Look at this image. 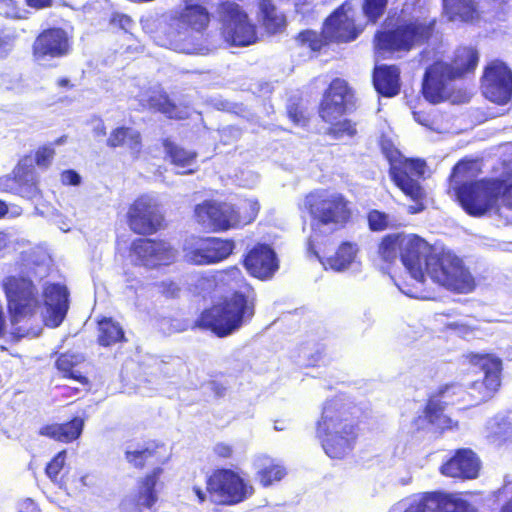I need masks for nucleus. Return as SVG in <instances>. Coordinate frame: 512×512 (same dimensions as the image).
Instances as JSON below:
<instances>
[{"mask_svg": "<svg viewBox=\"0 0 512 512\" xmlns=\"http://www.w3.org/2000/svg\"><path fill=\"white\" fill-rule=\"evenodd\" d=\"M48 270V256L34 251L23 256L20 275L6 277L2 282L11 318V334L17 339L37 337L42 322L49 327H58L67 314L68 291L57 283L44 287L45 312L39 313L41 302L34 281L45 277Z\"/></svg>", "mask_w": 512, "mask_h": 512, "instance_id": "nucleus-1", "label": "nucleus"}, {"mask_svg": "<svg viewBox=\"0 0 512 512\" xmlns=\"http://www.w3.org/2000/svg\"><path fill=\"white\" fill-rule=\"evenodd\" d=\"M428 0H405L397 27L376 35V48L380 51H408L426 41L435 21L427 18Z\"/></svg>", "mask_w": 512, "mask_h": 512, "instance_id": "nucleus-2", "label": "nucleus"}, {"mask_svg": "<svg viewBox=\"0 0 512 512\" xmlns=\"http://www.w3.org/2000/svg\"><path fill=\"white\" fill-rule=\"evenodd\" d=\"M304 207L312 218L309 249H313L318 236L329 235L344 228L351 218L348 201L336 192L313 191L305 197Z\"/></svg>", "mask_w": 512, "mask_h": 512, "instance_id": "nucleus-3", "label": "nucleus"}, {"mask_svg": "<svg viewBox=\"0 0 512 512\" xmlns=\"http://www.w3.org/2000/svg\"><path fill=\"white\" fill-rule=\"evenodd\" d=\"M457 197L470 215L481 216L497 206L499 200L512 208V164L505 168L498 179H483L462 184Z\"/></svg>", "mask_w": 512, "mask_h": 512, "instance_id": "nucleus-4", "label": "nucleus"}, {"mask_svg": "<svg viewBox=\"0 0 512 512\" xmlns=\"http://www.w3.org/2000/svg\"><path fill=\"white\" fill-rule=\"evenodd\" d=\"M337 400L327 401L317 422V437L325 453L332 459H342L353 449L357 429L352 420L344 416Z\"/></svg>", "mask_w": 512, "mask_h": 512, "instance_id": "nucleus-5", "label": "nucleus"}, {"mask_svg": "<svg viewBox=\"0 0 512 512\" xmlns=\"http://www.w3.org/2000/svg\"><path fill=\"white\" fill-rule=\"evenodd\" d=\"M205 3L206 0H185L179 18L174 21L166 40L160 45L180 53H200L203 49L201 31L210 21Z\"/></svg>", "mask_w": 512, "mask_h": 512, "instance_id": "nucleus-6", "label": "nucleus"}, {"mask_svg": "<svg viewBox=\"0 0 512 512\" xmlns=\"http://www.w3.org/2000/svg\"><path fill=\"white\" fill-rule=\"evenodd\" d=\"M479 56L471 47H460L455 52L453 63L437 61L424 75L422 93L430 103H439L445 98L447 83L475 69Z\"/></svg>", "mask_w": 512, "mask_h": 512, "instance_id": "nucleus-7", "label": "nucleus"}, {"mask_svg": "<svg viewBox=\"0 0 512 512\" xmlns=\"http://www.w3.org/2000/svg\"><path fill=\"white\" fill-rule=\"evenodd\" d=\"M362 30V26L355 23V11L352 4L347 1L326 19L321 34L307 30L299 34L297 41L302 47L316 52L327 42L353 41Z\"/></svg>", "mask_w": 512, "mask_h": 512, "instance_id": "nucleus-8", "label": "nucleus"}, {"mask_svg": "<svg viewBox=\"0 0 512 512\" xmlns=\"http://www.w3.org/2000/svg\"><path fill=\"white\" fill-rule=\"evenodd\" d=\"M253 315V306L248 304L246 297L241 293H234L222 303L202 312L197 325L223 337L238 330Z\"/></svg>", "mask_w": 512, "mask_h": 512, "instance_id": "nucleus-9", "label": "nucleus"}, {"mask_svg": "<svg viewBox=\"0 0 512 512\" xmlns=\"http://www.w3.org/2000/svg\"><path fill=\"white\" fill-rule=\"evenodd\" d=\"M425 275L446 289L469 293L475 288V280L462 259L449 250H438L426 259Z\"/></svg>", "mask_w": 512, "mask_h": 512, "instance_id": "nucleus-10", "label": "nucleus"}, {"mask_svg": "<svg viewBox=\"0 0 512 512\" xmlns=\"http://www.w3.org/2000/svg\"><path fill=\"white\" fill-rule=\"evenodd\" d=\"M259 208L260 205L255 199L243 201L238 207V211H235L231 204L205 201L198 204L194 212L200 225L219 231L252 222L258 214Z\"/></svg>", "mask_w": 512, "mask_h": 512, "instance_id": "nucleus-11", "label": "nucleus"}, {"mask_svg": "<svg viewBox=\"0 0 512 512\" xmlns=\"http://www.w3.org/2000/svg\"><path fill=\"white\" fill-rule=\"evenodd\" d=\"M382 150L390 162V175L394 183L401 191L415 202L409 206L408 211L411 214L418 213L424 209L423 199L425 192L419 183V179L424 175L425 163L419 159H406L397 149L387 147L385 144Z\"/></svg>", "mask_w": 512, "mask_h": 512, "instance_id": "nucleus-12", "label": "nucleus"}, {"mask_svg": "<svg viewBox=\"0 0 512 512\" xmlns=\"http://www.w3.org/2000/svg\"><path fill=\"white\" fill-rule=\"evenodd\" d=\"M436 248H433L427 241L414 234H405L400 242V259L411 278L415 281L412 288L399 289L405 295L417 299H430L431 295L421 287L425 281L426 259L430 258Z\"/></svg>", "mask_w": 512, "mask_h": 512, "instance_id": "nucleus-13", "label": "nucleus"}, {"mask_svg": "<svg viewBox=\"0 0 512 512\" xmlns=\"http://www.w3.org/2000/svg\"><path fill=\"white\" fill-rule=\"evenodd\" d=\"M207 491L214 501L234 505L251 497L254 488L236 472L219 469L207 479Z\"/></svg>", "mask_w": 512, "mask_h": 512, "instance_id": "nucleus-14", "label": "nucleus"}, {"mask_svg": "<svg viewBox=\"0 0 512 512\" xmlns=\"http://www.w3.org/2000/svg\"><path fill=\"white\" fill-rule=\"evenodd\" d=\"M234 243L220 238L191 237L183 246L184 258L196 265H209L226 259L233 251Z\"/></svg>", "mask_w": 512, "mask_h": 512, "instance_id": "nucleus-15", "label": "nucleus"}, {"mask_svg": "<svg viewBox=\"0 0 512 512\" xmlns=\"http://www.w3.org/2000/svg\"><path fill=\"white\" fill-rule=\"evenodd\" d=\"M223 30L225 41L232 46H249L257 40L255 25L248 15L236 3L227 2L223 5Z\"/></svg>", "mask_w": 512, "mask_h": 512, "instance_id": "nucleus-16", "label": "nucleus"}, {"mask_svg": "<svg viewBox=\"0 0 512 512\" xmlns=\"http://www.w3.org/2000/svg\"><path fill=\"white\" fill-rule=\"evenodd\" d=\"M130 257L135 265L155 268L172 264L177 251L165 241L140 238L132 243Z\"/></svg>", "mask_w": 512, "mask_h": 512, "instance_id": "nucleus-17", "label": "nucleus"}, {"mask_svg": "<svg viewBox=\"0 0 512 512\" xmlns=\"http://www.w3.org/2000/svg\"><path fill=\"white\" fill-rule=\"evenodd\" d=\"M483 95L491 102L506 104L512 97V71L501 61L491 62L482 78Z\"/></svg>", "mask_w": 512, "mask_h": 512, "instance_id": "nucleus-18", "label": "nucleus"}, {"mask_svg": "<svg viewBox=\"0 0 512 512\" xmlns=\"http://www.w3.org/2000/svg\"><path fill=\"white\" fill-rule=\"evenodd\" d=\"M128 225L137 234H151L161 224L162 216L159 212V203L152 195L138 197L129 207Z\"/></svg>", "mask_w": 512, "mask_h": 512, "instance_id": "nucleus-19", "label": "nucleus"}, {"mask_svg": "<svg viewBox=\"0 0 512 512\" xmlns=\"http://www.w3.org/2000/svg\"><path fill=\"white\" fill-rule=\"evenodd\" d=\"M472 363L484 373L482 381L476 380L471 386V397L476 403L485 402L493 397L498 390L501 380V360L493 355H475Z\"/></svg>", "mask_w": 512, "mask_h": 512, "instance_id": "nucleus-20", "label": "nucleus"}, {"mask_svg": "<svg viewBox=\"0 0 512 512\" xmlns=\"http://www.w3.org/2000/svg\"><path fill=\"white\" fill-rule=\"evenodd\" d=\"M463 389L459 385L447 386L439 397L432 398L429 400L423 415L418 416L413 424L415 429H423L428 424L434 425L438 429H450L452 428L453 421L447 415L444 414L443 404H453L454 401L451 399L454 395H462Z\"/></svg>", "mask_w": 512, "mask_h": 512, "instance_id": "nucleus-21", "label": "nucleus"}, {"mask_svg": "<svg viewBox=\"0 0 512 512\" xmlns=\"http://www.w3.org/2000/svg\"><path fill=\"white\" fill-rule=\"evenodd\" d=\"M414 497L419 512H476L473 505L455 494L427 492Z\"/></svg>", "mask_w": 512, "mask_h": 512, "instance_id": "nucleus-22", "label": "nucleus"}, {"mask_svg": "<svg viewBox=\"0 0 512 512\" xmlns=\"http://www.w3.org/2000/svg\"><path fill=\"white\" fill-rule=\"evenodd\" d=\"M70 43L67 33L60 28L43 31L33 45L34 57L42 62L51 58L63 57L69 53Z\"/></svg>", "mask_w": 512, "mask_h": 512, "instance_id": "nucleus-23", "label": "nucleus"}, {"mask_svg": "<svg viewBox=\"0 0 512 512\" xmlns=\"http://www.w3.org/2000/svg\"><path fill=\"white\" fill-rule=\"evenodd\" d=\"M351 97L345 80H333L321 103V118L328 123L338 120L345 113Z\"/></svg>", "mask_w": 512, "mask_h": 512, "instance_id": "nucleus-24", "label": "nucleus"}, {"mask_svg": "<svg viewBox=\"0 0 512 512\" xmlns=\"http://www.w3.org/2000/svg\"><path fill=\"white\" fill-rule=\"evenodd\" d=\"M308 252L312 253L321 262L325 270L331 269L335 272L348 270L359 272L361 270V261L358 258L359 249L355 243L343 242L335 254L325 260L315 250V243H313V249L308 248Z\"/></svg>", "mask_w": 512, "mask_h": 512, "instance_id": "nucleus-25", "label": "nucleus"}, {"mask_svg": "<svg viewBox=\"0 0 512 512\" xmlns=\"http://www.w3.org/2000/svg\"><path fill=\"white\" fill-rule=\"evenodd\" d=\"M138 97L143 107L157 110L171 119H185L191 114L188 105H176L160 87L142 92Z\"/></svg>", "mask_w": 512, "mask_h": 512, "instance_id": "nucleus-26", "label": "nucleus"}, {"mask_svg": "<svg viewBox=\"0 0 512 512\" xmlns=\"http://www.w3.org/2000/svg\"><path fill=\"white\" fill-rule=\"evenodd\" d=\"M245 267L259 279H268L278 270V261L274 250L266 244H258L247 254Z\"/></svg>", "mask_w": 512, "mask_h": 512, "instance_id": "nucleus-27", "label": "nucleus"}, {"mask_svg": "<svg viewBox=\"0 0 512 512\" xmlns=\"http://www.w3.org/2000/svg\"><path fill=\"white\" fill-rule=\"evenodd\" d=\"M479 459L470 449H460L444 463L440 472L447 477L473 479L478 476Z\"/></svg>", "mask_w": 512, "mask_h": 512, "instance_id": "nucleus-28", "label": "nucleus"}, {"mask_svg": "<svg viewBox=\"0 0 512 512\" xmlns=\"http://www.w3.org/2000/svg\"><path fill=\"white\" fill-rule=\"evenodd\" d=\"M0 190L19 194L22 197L34 198L38 194V187L34 171L23 165L14 170V177L0 179Z\"/></svg>", "mask_w": 512, "mask_h": 512, "instance_id": "nucleus-29", "label": "nucleus"}, {"mask_svg": "<svg viewBox=\"0 0 512 512\" xmlns=\"http://www.w3.org/2000/svg\"><path fill=\"white\" fill-rule=\"evenodd\" d=\"M256 480L264 488L271 487L281 481L287 474L281 461L268 455H257L253 459Z\"/></svg>", "mask_w": 512, "mask_h": 512, "instance_id": "nucleus-30", "label": "nucleus"}, {"mask_svg": "<svg viewBox=\"0 0 512 512\" xmlns=\"http://www.w3.org/2000/svg\"><path fill=\"white\" fill-rule=\"evenodd\" d=\"M373 83L376 91L386 97L398 94L399 70L395 66H378L374 70Z\"/></svg>", "mask_w": 512, "mask_h": 512, "instance_id": "nucleus-31", "label": "nucleus"}, {"mask_svg": "<svg viewBox=\"0 0 512 512\" xmlns=\"http://www.w3.org/2000/svg\"><path fill=\"white\" fill-rule=\"evenodd\" d=\"M444 13L452 22H474L479 11L474 0H443Z\"/></svg>", "mask_w": 512, "mask_h": 512, "instance_id": "nucleus-32", "label": "nucleus"}, {"mask_svg": "<svg viewBox=\"0 0 512 512\" xmlns=\"http://www.w3.org/2000/svg\"><path fill=\"white\" fill-rule=\"evenodd\" d=\"M83 430V420L74 418L72 421L64 424H49L43 426L39 433L42 436L53 440L68 443L77 439Z\"/></svg>", "mask_w": 512, "mask_h": 512, "instance_id": "nucleus-33", "label": "nucleus"}, {"mask_svg": "<svg viewBox=\"0 0 512 512\" xmlns=\"http://www.w3.org/2000/svg\"><path fill=\"white\" fill-rule=\"evenodd\" d=\"M164 149L178 174H191L196 163V154L168 141H164Z\"/></svg>", "mask_w": 512, "mask_h": 512, "instance_id": "nucleus-34", "label": "nucleus"}, {"mask_svg": "<svg viewBox=\"0 0 512 512\" xmlns=\"http://www.w3.org/2000/svg\"><path fill=\"white\" fill-rule=\"evenodd\" d=\"M107 145L110 147L124 146L127 147L133 155H137L141 150V136L135 129L119 127L111 132L107 140Z\"/></svg>", "mask_w": 512, "mask_h": 512, "instance_id": "nucleus-35", "label": "nucleus"}, {"mask_svg": "<svg viewBox=\"0 0 512 512\" xmlns=\"http://www.w3.org/2000/svg\"><path fill=\"white\" fill-rule=\"evenodd\" d=\"M259 18L269 33L280 32L285 27V16L270 0H259Z\"/></svg>", "mask_w": 512, "mask_h": 512, "instance_id": "nucleus-36", "label": "nucleus"}, {"mask_svg": "<svg viewBox=\"0 0 512 512\" xmlns=\"http://www.w3.org/2000/svg\"><path fill=\"white\" fill-rule=\"evenodd\" d=\"M84 358L80 354L65 353L59 356L56 361L57 369L63 373L64 377L71 378L86 384L87 379L79 370V365L83 362Z\"/></svg>", "mask_w": 512, "mask_h": 512, "instance_id": "nucleus-37", "label": "nucleus"}, {"mask_svg": "<svg viewBox=\"0 0 512 512\" xmlns=\"http://www.w3.org/2000/svg\"><path fill=\"white\" fill-rule=\"evenodd\" d=\"M98 341L101 346H111L125 340L124 330L120 323L112 318H103L98 322Z\"/></svg>", "mask_w": 512, "mask_h": 512, "instance_id": "nucleus-38", "label": "nucleus"}, {"mask_svg": "<svg viewBox=\"0 0 512 512\" xmlns=\"http://www.w3.org/2000/svg\"><path fill=\"white\" fill-rule=\"evenodd\" d=\"M512 427L504 418H493L487 422L486 437L491 443L501 445L510 438Z\"/></svg>", "mask_w": 512, "mask_h": 512, "instance_id": "nucleus-39", "label": "nucleus"}, {"mask_svg": "<svg viewBox=\"0 0 512 512\" xmlns=\"http://www.w3.org/2000/svg\"><path fill=\"white\" fill-rule=\"evenodd\" d=\"M161 472L162 470L157 468L141 482L137 500L139 505L150 508L157 501L154 488Z\"/></svg>", "mask_w": 512, "mask_h": 512, "instance_id": "nucleus-40", "label": "nucleus"}, {"mask_svg": "<svg viewBox=\"0 0 512 512\" xmlns=\"http://www.w3.org/2000/svg\"><path fill=\"white\" fill-rule=\"evenodd\" d=\"M402 236H405V234H391L383 238L379 246V254L384 261L393 262L398 254L400 255Z\"/></svg>", "mask_w": 512, "mask_h": 512, "instance_id": "nucleus-41", "label": "nucleus"}, {"mask_svg": "<svg viewBox=\"0 0 512 512\" xmlns=\"http://www.w3.org/2000/svg\"><path fill=\"white\" fill-rule=\"evenodd\" d=\"M388 0H364L363 12L371 22H376L385 12Z\"/></svg>", "mask_w": 512, "mask_h": 512, "instance_id": "nucleus-42", "label": "nucleus"}, {"mask_svg": "<svg viewBox=\"0 0 512 512\" xmlns=\"http://www.w3.org/2000/svg\"><path fill=\"white\" fill-rule=\"evenodd\" d=\"M368 224L371 230L382 231L389 227L390 218L383 212L372 210L368 214Z\"/></svg>", "mask_w": 512, "mask_h": 512, "instance_id": "nucleus-43", "label": "nucleus"}, {"mask_svg": "<svg viewBox=\"0 0 512 512\" xmlns=\"http://www.w3.org/2000/svg\"><path fill=\"white\" fill-rule=\"evenodd\" d=\"M331 133L336 138H343L345 136L352 137L356 133L355 125L350 120H343L336 123H331Z\"/></svg>", "mask_w": 512, "mask_h": 512, "instance_id": "nucleus-44", "label": "nucleus"}, {"mask_svg": "<svg viewBox=\"0 0 512 512\" xmlns=\"http://www.w3.org/2000/svg\"><path fill=\"white\" fill-rule=\"evenodd\" d=\"M153 456V450L142 449V450H127L126 459L129 463L135 467H143L145 462Z\"/></svg>", "mask_w": 512, "mask_h": 512, "instance_id": "nucleus-45", "label": "nucleus"}, {"mask_svg": "<svg viewBox=\"0 0 512 512\" xmlns=\"http://www.w3.org/2000/svg\"><path fill=\"white\" fill-rule=\"evenodd\" d=\"M66 460V451L59 452L46 467L47 476L54 482L57 481L58 474L62 470Z\"/></svg>", "mask_w": 512, "mask_h": 512, "instance_id": "nucleus-46", "label": "nucleus"}, {"mask_svg": "<svg viewBox=\"0 0 512 512\" xmlns=\"http://www.w3.org/2000/svg\"><path fill=\"white\" fill-rule=\"evenodd\" d=\"M50 221L63 232L70 231L74 224L72 216L65 215L60 211L52 212L50 215Z\"/></svg>", "mask_w": 512, "mask_h": 512, "instance_id": "nucleus-47", "label": "nucleus"}, {"mask_svg": "<svg viewBox=\"0 0 512 512\" xmlns=\"http://www.w3.org/2000/svg\"><path fill=\"white\" fill-rule=\"evenodd\" d=\"M473 165V162L464 161H461L457 165H455L451 175L452 181L455 184H458L460 181L464 180L467 177L468 172L472 169Z\"/></svg>", "mask_w": 512, "mask_h": 512, "instance_id": "nucleus-48", "label": "nucleus"}, {"mask_svg": "<svg viewBox=\"0 0 512 512\" xmlns=\"http://www.w3.org/2000/svg\"><path fill=\"white\" fill-rule=\"evenodd\" d=\"M55 155V151L52 147H42L37 150L35 161L39 167H48Z\"/></svg>", "mask_w": 512, "mask_h": 512, "instance_id": "nucleus-49", "label": "nucleus"}, {"mask_svg": "<svg viewBox=\"0 0 512 512\" xmlns=\"http://www.w3.org/2000/svg\"><path fill=\"white\" fill-rule=\"evenodd\" d=\"M217 280L220 282L232 281L238 285V282L241 280V271L237 267H231L228 270L219 272Z\"/></svg>", "mask_w": 512, "mask_h": 512, "instance_id": "nucleus-50", "label": "nucleus"}, {"mask_svg": "<svg viewBox=\"0 0 512 512\" xmlns=\"http://www.w3.org/2000/svg\"><path fill=\"white\" fill-rule=\"evenodd\" d=\"M110 23L114 26L120 27L126 32H128L133 25L132 19L129 16L121 13H114L110 19Z\"/></svg>", "mask_w": 512, "mask_h": 512, "instance_id": "nucleus-51", "label": "nucleus"}, {"mask_svg": "<svg viewBox=\"0 0 512 512\" xmlns=\"http://www.w3.org/2000/svg\"><path fill=\"white\" fill-rule=\"evenodd\" d=\"M390 512H419V508L415 497L413 496L412 498L393 506Z\"/></svg>", "mask_w": 512, "mask_h": 512, "instance_id": "nucleus-52", "label": "nucleus"}, {"mask_svg": "<svg viewBox=\"0 0 512 512\" xmlns=\"http://www.w3.org/2000/svg\"><path fill=\"white\" fill-rule=\"evenodd\" d=\"M158 287L159 291L167 297H176L180 291L179 285L171 280L162 281Z\"/></svg>", "mask_w": 512, "mask_h": 512, "instance_id": "nucleus-53", "label": "nucleus"}, {"mask_svg": "<svg viewBox=\"0 0 512 512\" xmlns=\"http://www.w3.org/2000/svg\"><path fill=\"white\" fill-rule=\"evenodd\" d=\"M160 329L165 334H171L175 332H180L185 329V325L179 321H173L170 319H163L160 322Z\"/></svg>", "mask_w": 512, "mask_h": 512, "instance_id": "nucleus-54", "label": "nucleus"}, {"mask_svg": "<svg viewBox=\"0 0 512 512\" xmlns=\"http://www.w3.org/2000/svg\"><path fill=\"white\" fill-rule=\"evenodd\" d=\"M61 181L65 185H78L80 184L81 177L73 170H66L61 174Z\"/></svg>", "mask_w": 512, "mask_h": 512, "instance_id": "nucleus-55", "label": "nucleus"}, {"mask_svg": "<svg viewBox=\"0 0 512 512\" xmlns=\"http://www.w3.org/2000/svg\"><path fill=\"white\" fill-rule=\"evenodd\" d=\"M96 484V477L92 474H83L81 475L76 484V488L82 489L86 487H92Z\"/></svg>", "mask_w": 512, "mask_h": 512, "instance_id": "nucleus-56", "label": "nucleus"}, {"mask_svg": "<svg viewBox=\"0 0 512 512\" xmlns=\"http://www.w3.org/2000/svg\"><path fill=\"white\" fill-rule=\"evenodd\" d=\"M214 452L221 458H230L233 453V449L226 443H218L214 447Z\"/></svg>", "mask_w": 512, "mask_h": 512, "instance_id": "nucleus-57", "label": "nucleus"}, {"mask_svg": "<svg viewBox=\"0 0 512 512\" xmlns=\"http://www.w3.org/2000/svg\"><path fill=\"white\" fill-rule=\"evenodd\" d=\"M20 512H39L36 503L31 499H26L21 504Z\"/></svg>", "mask_w": 512, "mask_h": 512, "instance_id": "nucleus-58", "label": "nucleus"}, {"mask_svg": "<svg viewBox=\"0 0 512 512\" xmlns=\"http://www.w3.org/2000/svg\"><path fill=\"white\" fill-rule=\"evenodd\" d=\"M26 3L30 7L40 9L51 6L52 0H26Z\"/></svg>", "mask_w": 512, "mask_h": 512, "instance_id": "nucleus-59", "label": "nucleus"}, {"mask_svg": "<svg viewBox=\"0 0 512 512\" xmlns=\"http://www.w3.org/2000/svg\"><path fill=\"white\" fill-rule=\"evenodd\" d=\"M93 132L95 136H104L106 134V127L102 120H97L93 125Z\"/></svg>", "mask_w": 512, "mask_h": 512, "instance_id": "nucleus-60", "label": "nucleus"}, {"mask_svg": "<svg viewBox=\"0 0 512 512\" xmlns=\"http://www.w3.org/2000/svg\"><path fill=\"white\" fill-rule=\"evenodd\" d=\"M9 243H10V238H9L8 234L0 231V251L5 249L6 247H8Z\"/></svg>", "mask_w": 512, "mask_h": 512, "instance_id": "nucleus-61", "label": "nucleus"}, {"mask_svg": "<svg viewBox=\"0 0 512 512\" xmlns=\"http://www.w3.org/2000/svg\"><path fill=\"white\" fill-rule=\"evenodd\" d=\"M193 492H194V494L197 496V498H198L199 502H201V503H202V502H204V501H205V499H206V494H205V492H204L201 488H199V487H197V486H194V487H193Z\"/></svg>", "mask_w": 512, "mask_h": 512, "instance_id": "nucleus-62", "label": "nucleus"}, {"mask_svg": "<svg viewBox=\"0 0 512 512\" xmlns=\"http://www.w3.org/2000/svg\"><path fill=\"white\" fill-rule=\"evenodd\" d=\"M289 116L296 124H302V116H298L297 113H293L291 110L289 111Z\"/></svg>", "mask_w": 512, "mask_h": 512, "instance_id": "nucleus-63", "label": "nucleus"}, {"mask_svg": "<svg viewBox=\"0 0 512 512\" xmlns=\"http://www.w3.org/2000/svg\"><path fill=\"white\" fill-rule=\"evenodd\" d=\"M501 512H512V499L502 507Z\"/></svg>", "mask_w": 512, "mask_h": 512, "instance_id": "nucleus-64", "label": "nucleus"}]
</instances>
